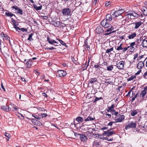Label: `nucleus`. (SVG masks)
Listing matches in <instances>:
<instances>
[{
	"mask_svg": "<svg viewBox=\"0 0 147 147\" xmlns=\"http://www.w3.org/2000/svg\"><path fill=\"white\" fill-rule=\"evenodd\" d=\"M113 17L112 14H108L106 15V19H103L101 22V25L104 28H108L111 26L110 22L111 21Z\"/></svg>",
	"mask_w": 147,
	"mask_h": 147,
	"instance_id": "1",
	"label": "nucleus"
},
{
	"mask_svg": "<svg viewBox=\"0 0 147 147\" xmlns=\"http://www.w3.org/2000/svg\"><path fill=\"white\" fill-rule=\"evenodd\" d=\"M124 12L125 11L123 9H119L116 11L114 10H112L111 11V13L112 14V17L115 18L119 16Z\"/></svg>",
	"mask_w": 147,
	"mask_h": 147,
	"instance_id": "2",
	"label": "nucleus"
},
{
	"mask_svg": "<svg viewBox=\"0 0 147 147\" xmlns=\"http://www.w3.org/2000/svg\"><path fill=\"white\" fill-rule=\"evenodd\" d=\"M61 12L63 16H71L72 13L71 9L68 8L63 9Z\"/></svg>",
	"mask_w": 147,
	"mask_h": 147,
	"instance_id": "3",
	"label": "nucleus"
},
{
	"mask_svg": "<svg viewBox=\"0 0 147 147\" xmlns=\"http://www.w3.org/2000/svg\"><path fill=\"white\" fill-rule=\"evenodd\" d=\"M136 122L131 121L130 123H129L127 124L125 126V129L127 130L129 128H135L136 126Z\"/></svg>",
	"mask_w": 147,
	"mask_h": 147,
	"instance_id": "4",
	"label": "nucleus"
},
{
	"mask_svg": "<svg viewBox=\"0 0 147 147\" xmlns=\"http://www.w3.org/2000/svg\"><path fill=\"white\" fill-rule=\"evenodd\" d=\"M87 113H84L82 115V117L78 116L76 119V120L79 123H82L83 120L84 121L85 118V116H87Z\"/></svg>",
	"mask_w": 147,
	"mask_h": 147,
	"instance_id": "5",
	"label": "nucleus"
},
{
	"mask_svg": "<svg viewBox=\"0 0 147 147\" xmlns=\"http://www.w3.org/2000/svg\"><path fill=\"white\" fill-rule=\"evenodd\" d=\"M57 75L59 77L65 76L67 74L66 71L63 70H59L57 71Z\"/></svg>",
	"mask_w": 147,
	"mask_h": 147,
	"instance_id": "6",
	"label": "nucleus"
},
{
	"mask_svg": "<svg viewBox=\"0 0 147 147\" xmlns=\"http://www.w3.org/2000/svg\"><path fill=\"white\" fill-rule=\"evenodd\" d=\"M12 9H14L15 10H17V12H16V13L17 14H19L22 15L23 14V11L22 9H21L20 8L18 7L17 6H13L11 7Z\"/></svg>",
	"mask_w": 147,
	"mask_h": 147,
	"instance_id": "7",
	"label": "nucleus"
},
{
	"mask_svg": "<svg viewBox=\"0 0 147 147\" xmlns=\"http://www.w3.org/2000/svg\"><path fill=\"white\" fill-rule=\"evenodd\" d=\"M112 129L108 130L107 131H105L103 133L102 135L103 136H106L108 137L110 136H112V134H115V133L113 131H111Z\"/></svg>",
	"mask_w": 147,
	"mask_h": 147,
	"instance_id": "8",
	"label": "nucleus"
},
{
	"mask_svg": "<svg viewBox=\"0 0 147 147\" xmlns=\"http://www.w3.org/2000/svg\"><path fill=\"white\" fill-rule=\"evenodd\" d=\"M47 41L48 42L49 44L51 45H53L55 46H57V45L55 44V43L58 44V43L55 41V40L50 38L49 36H48L47 38Z\"/></svg>",
	"mask_w": 147,
	"mask_h": 147,
	"instance_id": "9",
	"label": "nucleus"
},
{
	"mask_svg": "<svg viewBox=\"0 0 147 147\" xmlns=\"http://www.w3.org/2000/svg\"><path fill=\"white\" fill-rule=\"evenodd\" d=\"M0 35L4 41L5 40H7V41H8L10 43V38L6 34L3 32H2Z\"/></svg>",
	"mask_w": 147,
	"mask_h": 147,
	"instance_id": "10",
	"label": "nucleus"
},
{
	"mask_svg": "<svg viewBox=\"0 0 147 147\" xmlns=\"http://www.w3.org/2000/svg\"><path fill=\"white\" fill-rule=\"evenodd\" d=\"M50 24L55 27H58L60 26V22L57 21L52 20L50 22Z\"/></svg>",
	"mask_w": 147,
	"mask_h": 147,
	"instance_id": "11",
	"label": "nucleus"
},
{
	"mask_svg": "<svg viewBox=\"0 0 147 147\" xmlns=\"http://www.w3.org/2000/svg\"><path fill=\"white\" fill-rule=\"evenodd\" d=\"M124 118L125 116L124 115H119L118 118L116 119V117L115 118V122H121L124 119Z\"/></svg>",
	"mask_w": 147,
	"mask_h": 147,
	"instance_id": "12",
	"label": "nucleus"
},
{
	"mask_svg": "<svg viewBox=\"0 0 147 147\" xmlns=\"http://www.w3.org/2000/svg\"><path fill=\"white\" fill-rule=\"evenodd\" d=\"M124 63L125 62L124 61H121L118 63H117L116 65V66H117V67L119 69H123L124 67Z\"/></svg>",
	"mask_w": 147,
	"mask_h": 147,
	"instance_id": "13",
	"label": "nucleus"
},
{
	"mask_svg": "<svg viewBox=\"0 0 147 147\" xmlns=\"http://www.w3.org/2000/svg\"><path fill=\"white\" fill-rule=\"evenodd\" d=\"M80 138L81 141L83 142H86L88 139L87 136L84 134H81L80 136Z\"/></svg>",
	"mask_w": 147,
	"mask_h": 147,
	"instance_id": "14",
	"label": "nucleus"
},
{
	"mask_svg": "<svg viewBox=\"0 0 147 147\" xmlns=\"http://www.w3.org/2000/svg\"><path fill=\"white\" fill-rule=\"evenodd\" d=\"M95 31L97 34H100L104 32L102 28L100 26H98L95 30Z\"/></svg>",
	"mask_w": 147,
	"mask_h": 147,
	"instance_id": "15",
	"label": "nucleus"
},
{
	"mask_svg": "<svg viewBox=\"0 0 147 147\" xmlns=\"http://www.w3.org/2000/svg\"><path fill=\"white\" fill-rule=\"evenodd\" d=\"M147 86H146L144 88V89L141 92L140 94L141 97H144L146 95L147 93Z\"/></svg>",
	"mask_w": 147,
	"mask_h": 147,
	"instance_id": "16",
	"label": "nucleus"
},
{
	"mask_svg": "<svg viewBox=\"0 0 147 147\" xmlns=\"http://www.w3.org/2000/svg\"><path fill=\"white\" fill-rule=\"evenodd\" d=\"M94 67L96 71L100 70V69L101 68L100 66V62L98 63H95L94 65Z\"/></svg>",
	"mask_w": 147,
	"mask_h": 147,
	"instance_id": "17",
	"label": "nucleus"
},
{
	"mask_svg": "<svg viewBox=\"0 0 147 147\" xmlns=\"http://www.w3.org/2000/svg\"><path fill=\"white\" fill-rule=\"evenodd\" d=\"M1 109L6 111H8L11 110V109L7 105L2 106L1 107Z\"/></svg>",
	"mask_w": 147,
	"mask_h": 147,
	"instance_id": "18",
	"label": "nucleus"
},
{
	"mask_svg": "<svg viewBox=\"0 0 147 147\" xmlns=\"http://www.w3.org/2000/svg\"><path fill=\"white\" fill-rule=\"evenodd\" d=\"M141 10L143 14L145 16H147V8L145 6H143Z\"/></svg>",
	"mask_w": 147,
	"mask_h": 147,
	"instance_id": "19",
	"label": "nucleus"
},
{
	"mask_svg": "<svg viewBox=\"0 0 147 147\" xmlns=\"http://www.w3.org/2000/svg\"><path fill=\"white\" fill-rule=\"evenodd\" d=\"M144 63L142 61H140L137 65V67L138 69H141L144 66Z\"/></svg>",
	"mask_w": 147,
	"mask_h": 147,
	"instance_id": "20",
	"label": "nucleus"
},
{
	"mask_svg": "<svg viewBox=\"0 0 147 147\" xmlns=\"http://www.w3.org/2000/svg\"><path fill=\"white\" fill-rule=\"evenodd\" d=\"M85 116V118L84 119V121H91L94 120L95 119V118L94 116H93V117H92L90 115L88 117L86 118V116Z\"/></svg>",
	"mask_w": 147,
	"mask_h": 147,
	"instance_id": "21",
	"label": "nucleus"
},
{
	"mask_svg": "<svg viewBox=\"0 0 147 147\" xmlns=\"http://www.w3.org/2000/svg\"><path fill=\"white\" fill-rule=\"evenodd\" d=\"M5 15L6 16H7V17H12L13 16H14L16 18H17L16 17V16L13 14V13H11V12H10L9 11H7V12H6L5 13Z\"/></svg>",
	"mask_w": 147,
	"mask_h": 147,
	"instance_id": "22",
	"label": "nucleus"
},
{
	"mask_svg": "<svg viewBox=\"0 0 147 147\" xmlns=\"http://www.w3.org/2000/svg\"><path fill=\"white\" fill-rule=\"evenodd\" d=\"M134 24L135 26H134V28L135 29H136L138 28L141 25L142 23L140 21L138 22H136Z\"/></svg>",
	"mask_w": 147,
	"mask_h": 147,
	"instance_id": "23",
	"label": "nucleus"
},
{
	"mask_svg": "<svg viewBox=\"0 0 147 147\" xmlns=\"http://www.w3.org/2000/svg\"><path fill=\"white\" fill-rule=\"evenodd\" d=\"M115 107V105L114 104H112L111 106L110 107H108V109H107L106 110L108 112H110L111 113L112 112V111L113 109V108Z\"/></svg>",
	"mask_w": 147,
	"mask_h": 147,
	"instance_id": "24",
	"label": "nucleus"
},
{
	"mask_svg": "<svg viewBox=\"0 0 147 147\" xmlns=\"http://www.w3.org/2000/svg\"><path fill=\"white\" fill-rule=\"evenodd\" d=\"M136 33L134 32L130 34H129V35L127 36V37L129 39H132L135 38L136 36Z\"/></svg>",
	"mask_w": 147,
	"mask_h": 147,
	"instance_id": "25",
	"label": "nucleus"
},
{
	"mask_svg": "<svg viewBox=\"0 0 147 147\" xmlns=\"http://www.w3.org/2000/svg\"><path fill=\"white\" fill-rule=\"evenodd\" d=\"M110 27V28H109V27H108V28H106L107 29L105 30V31H104L103 32H112V31L114 30V28H113V27L111 26Z\"/></svg>",
	"mask_w": 147,
	"mask_h": 147,
	"instance_id": "26",
	"label": "nucleus"
},
{
	"mask_svg": "<svg viewBox=\"0 0 147 147\" xmlns=\"http://www.w3.org/2000/svg\"><path fill=\"white\" fill-rule=\"evenodd\" d=\"M90 61V59H89L88 60V63H87V61H86V62L85 63L83 64L82 65V67L83 68H85V69H86L87 68L88 66V65H89V63Z\"/></svg>",
	"mask_w": 147,
	"mask_h": 147,
	"instance_id": "27",
	"label": "nucleus"
},
{
	"mask_svg": "<svg viewBox=\"0 0 147 147\" xmlns=\"http://www.w3.org/2000/svg\"><path fill=\"white\" fill-rule=\"evenodd\" d=\"M100 143V142L99 140L95 141L93 142V146H98L99 145Z\"/></svg>",
	"mask_w": 147,
	"mask_h": 147,
	"instance_id": "28",
	"label": "nucleus"
},
{
	"mask_svg": "<svg viewBox=\"0 0 147 147\" xmlns=\"http://www.w3.org/2000/svg\"><path fill=\"white\" fill-rule=\"evenodd\" d=\"M142 45V46L144 47H147V40H146L145 39L143 40V42Z\"/></svg>",
	"mask_w": 147,
	"mask_h": 147,
	"instance_id": "29",
	"label": "nucleus"
},
{
	"mask_svg": "<svg viewBox=\"0 0 147 147\" xmlns=\"http://www.w3.org/2000/svg\"><path fill=\"white\" fill-rule=\"evenodd\" d=\"M97 81V79L96 78H90L89 80V83L91 84H92L93 83L96 82Z\"/></svg>",
	"mask_w": 147,
	"mask_h": 147,
	"instance_id": "30",
	"label": "nucleus"
},
{
	"mask_svg": "<svg viewBox=\"0 0 147 147\" xmlns=\"http://www.w3.org/2000/svg\"><path fill=\"white\" fill-rule=\"evenodd\" d=\"M33 6L34 8L37 11L41 10L42 9V5H41L40 6L38 7L36 5L34 4Z\"/></svg>",
	"mask_w": 147,
	"mask_h": 147,
	"instance_id": "31",
	"label": "nucleus"
},
{
	"mask_svg": "<svg viewBox=\"0 0 147 147\" xmlns=\"http://www.w3.org/2000/svg\"><path fill=\"white\" fill-rule=\"evenodd\" d=\"M137 113L138 111L137 110H134L131 111V115L132 116H134L137 114Z\"/></svg>",
	"mask_w": 147,
	"mask_h": 147,
	"instance_id": "32",
	"label": "nucleus"
},
{
	"mask_svg": "<svg viewBox=\"0 0 147 147\" xmlns=\"http://www.w3.org/2000/svg\"><path fill=\"white\" fill-rule=\"evenodd\" d=\"M34 35V34L33 33H31L30 35H29L27 39L28 40L30 41L33 40V39L32 38V36Z\"/></svg>",
	"mask_w": 147,
	"mask_h": 147,
	"instance_id": "33",
	"label": "nucleus"
},
{
	"mask_svg": "<svg viewBox=\"0 0 147 147\" xmlns=\"http://www.w3.org/2000/svg\"><path fill=\"white\" fill-rule=\"evenodd\" d=\"M27 119H28L31 120L32 122V123L34 125H35V124L37 122V121L38 120L37 119H36L35 118V119H34V118L31 119V118H27Z\"/></svg>",
	"mask_w": 147,
	"mask_h": 147,
	"instance_id": "34",
	"label": "nucleus"
},
{
	"mask_svg": "<svg viewBox=\"0 0 147 147\" xmlns=\"http://www.w3.org/2000/svg\"><path fill=\"white\" fill-rule=\"evenodd\" d=\"M11 22L13 23V27H14V26L18 25V24H17V22L13 18H11Z\"/></svg>",
	"mask_w": 147,
	"mask_h": 147,
	"instance_id": "35",
	"label": "nucleus"
},
{
	"mask_svg": "<svg viewBox=\"0 0 147 147\" xmlns=\"http://www.w3.org/2000/svg\"><path fill=\"white\" fill-rule=\"evenodd\" d=\"M58 40L60 43L63 46H65L67 47V46L66 45V43H65L62 40L59 39H58Z\"/></svg>",
	"mask_w": 147,
	"mask_h": 147,
	"instance_id": "36",
	"label": "nucleus"
},
{
	"mask_svg": "<svg viewBox=\"0 0 147 147\" xmlns=\"http://www.w3.org/2000/svg\"><path fill=\"white\" fill-rule=\"evenodd\" d=\"M122 44H121L117 48H116V50L117 51L122 50L123 49V47H122Z\"/></svg>",
	"mask_w": 147,
	"mask_h": 147,
	"instance_id": "37",
	"label": "nucleus"
},
{
	"mask_svg": "<svg viewBox=\"0 0 147 147\" xmlns=\"http://www.w3.org/2000/svg\"><path fill=\"white\" fill-rule=\"evenodd\" d=\"M32 115V117H34L35 119L38 120H40V119L41 118V117H40V116L39 115L38 116L35 114H33Z\"/></svg>",
	"mask_w": 147,
	"mask_h": 147,
	"instance_id": "38",
	"label": "nucleus"
},
{
	"mask_svg": "<svg viewBox=\"0 0 147 147\" xmlns=\"http://www.w3.org/2000/svg\"><path fill=\"white\" fill-rule=\"evenodd\" d=\"M95 99L93 101V103H96L97 101L100 100L102 99V97H100L99 98H98L96 96H95Z\"/></svg>",
	"mask_w": 147,
	"mask_h": 147,
	"instance_id": "39",
	"label": "nucleus"
},
{
	"mask_svg": "<svg viewBox=\"0 0 147 147\" xmlns=\"http://www.w3.org/2000/svg\"><path fill=\"white\" fill-rule=\"evenodd\" d=\"M35 125L37 126H41L42 125V124L40 121L38 120Z\"/></svg>",
	"mask_w": 147,
	"mask_h": 147,
	"instance_id": "40",
	"label": "nucleus"
},
{
	"mask_svg": "<svg viewBox=\"0 0 147 147\" xmlns=\"http://www.w3.org/2000/svg\"><path fill=\"white\" fill-rule=\"evenodd\" d=\"M71 131L72 132L74 133V136L76 137H78L79 136L80 137V134H81L75 132L73 130Z\"/></svg>",
	"mask_w": 147,
	"mask_h": 147,
	"instance_id": "41",
	"label": "nucleus"
},
{
	"mask_svg": "<svg viewBox=\"0 0 147 147\" xmlns=\"http://www.w3.org/2000/svg\"><path fill=\"white\" fill-rule=\"evenodd\" d=\"M37 109L41 111H44L45 112L46 111L47 112V111L44 108H42L40 107H36Z\"/></svg>",
	"mask_w": 147,
	"mask_h": 147,
	"instance_id": "42",
	"label": "nucleus"
},
{
	"mask_svg": "<svg viewBox=\"0 0 147 147\" xmlns=\"http://www.w3.org/2000/svg\"><path fill=\"white\" fill-rule=\"evenodd\" d=\"M113 65H111L107 67V69L108 71H111L113 69Z\"/></svg>",
	"mask_w": 147,
	"mask_h": 147,
	"instance_id": "43",
	"label": "nucleus"
},
{
	"mask_svg": "<svg viewBox=\"0 0 147 147\" xmlns=\"http://www.w3.org/2000/svg\"><path fill=\"white\" fill-rule=\"evenodd\" d=\"M116 32V31L115 30V31H112V32H104V33L103 34V35H109L111 33H115V32Z\"/></svg>",
	"mask_w": 147,
	"mask_h": 147,
	"instance_id": "44",
	"label": "nucleus"
},
{
	"mask_svg": "<svg viewBox=\"0 0 147 147\" xmlns=\"http://www.w3.org/2000/svg\"><path fill=\"white\" fill-rule=\"evenodd\" d=\"M32 62L31 61H28L26 62V65L27 67H30L31 65Z\"/></svg>",
	"mask_w": 147,
	"mask_h": 147,
	"instance_id": "45",
	"label": "nucleus"
},
{
	"mask_svg": "<svg viewBox=\"0 0 147 147\" xmlns=\"http://www.w3.org/2000/svg\"><path fill=\"white\" fill-rule=\"evenodd\" d=\"M136 78V76H131L130 77L127 79L128 81H130L133 80L134 78Z\"/></svg>",
	"mask_w": 147,
	"mask_h": 147,
	"instance_id": "46",
	"label": "nucleus"
},
{
	"mask_svg": "<svg viewBox=\"0 0 147 147\" xmlns=\"http://www.w3.org/2000/svg\"><path fill=\"white\" fill-rule=\"evenodd\" d=\"M112 111V112L111 113L112 115L114 114L115 116H116L118 115V112L116 111L115 110H113Z\"/></svg>",
	"mask_w": 147,
	"mask_h": 147,
	"instance_id": "47",
	"label": "nucleus"
},
{
	"mask_svg": "<svg viewBox=\"0 0 147 147\" xmlns=\"http://www.w3.org/2000/svg\"><path fill=\"white\" fill-rule=\"evenodd\" d=\"M113 47H112L110 49H108L106 50L105 53H111L112 51L113 50Z\"/></svg>",
	"mask_w": 147,
	"mask_h": 147,
	"instance_id": "48",
	"label": "nucleus"
},
{
	"mask_svg": "<svg viewBox=\"0 0 147 147\" xmlns=\"http://www.w3.org/2000/svg\"><path fill=\"white\" fill-rule=\"evenodd\" d=\"M126 16L127 18L129 19H132V18H131V16L129 14V11L127 12V14L126 15Z\"/></svg>",
	"mask_w": 147,
	"mask_h": 147,
	"instance_id": "49",
	"label": "nucleus"
},
{
	"mask_svg": "<svg viewBox=\"0 0 147 147\" xmlns=\"http://www.w3.org/2000/svg\"><path fill=\"white\" fill-rule=\"evenodd\" d=\"M47 115H48L47 114L43 113L41 114L40 116L41 118H42L47 117Z\"/></svg>",
	"mask_w": 147,
	"mask_h": 147,
	"instance_id": "50",
	"label": "nucleus"
},
{
	"mask_svg": "<svg viewBox=\"0 0 147 147\" xmlns=\"http://www.w3.org/2000/svg\"><path fill=\"white\" fill-rule=\"evenodd\" d=\"M105 83L108 84H111L113 83L111 82L109 79H107L105 81Z\"/></svg>",
	"mask_w": 147,
	"mask_h": 147,
	"instance_id": "51",
	"label": "nucleus"
},
{
	"mask_svg": "<svg viewBox=\"0 0 147 147\" xmlns=\"http://www.w3.org/2000/svg\"><path fill=\"white\" fill-rule=\"evenodd\" d=\"M89 45L88 43V39L87 38L85 40L84 42V45L83 46H85V45Z\"/></svg>",
	"mask_w": 147,
	"mask_h": 147,
	"instance_id": "52",
	"label": "nucleus"
},
{
	"mask_svg": "<svg viewBox=\"0 0 147 147\" xmlns=\"http://www.w3.org/2000/svg\"><path fill=\"white\" fill-rule=\"evenodd\" d=\"M20 30L23 32H26L28 31L27 29L26 28H20Z\"/></svg>",
	"mask_w": 147,
	"mask_h": 147,
	"instance_id": "53",
	"label": "nucleus"
},
{
	"mask_svg": "<svg viewBox=\"0 0 147 147\" xmlns=\"http://www.w3.org/2000/svg\"><path fill=\"white\" fill-rule=\"evenodd\" d=\"M18 25L14 26L13 28L16 30V31L18 32V30H20V28L18 27Z\"/></svg>",
	"mask_w": 147,
	"mask_h": 147,
	"instance_id": "54",
	"label": "nucleus"
},
{
	"mask_svg": "<svg viewBox=\"0 0 147 147\" xmlns=\"http://www.w3.org/2000/svg\"><path fill=\"white\" fill-rule=\"evenodd\" d=\"M45 50H51L52 49H56V48H55L54 47H48V48H45Z\"/></svg>",
	"mask_w": 147,
	"mask_h": 147,
	"instance_id": "55",
	"label": "nucleus"
},
{
	"mask_svg": "<svg viewBox=\"0 0 147 147\" xmlns=\"http://www.w3.org/2000/svg\"><path fill=\"white\" fill-rule=\"evenodd\" d=\"M5 136L9 139L10 138V135L9 133H5Z\"/></svg>",
	"mask_w": 147,
	"mask_h": 147,
	"instance_id": "56",
	"label": "nucleus"
},
{
	"mask_svg": "<svg viewBox=\"0 0 147 147\" xmlns=\"http://www.w3.org/2000/svg\"><path fill=\"white\" fill-rule=\"evenodd\" d=\"M134 17H136V18H138L139 17V14L135 12H134Z\"/></svg>",
	"mask_w": 147,
	"mask_h": 147,
	"instance_id": "57",
	"label": "nucleus"
},
{
	"mask_svg": "<svg viewBox=\"0 0 147 147\" xmlns=\"http://www.w3.org/2000/svg\"><path fill=\"white\" fill-rule=\"evenodd\" d=\"M86 46L87 48V50L88 51H90V46L89 45H85V46H83V47Z\"/></svg>",
	"mask_w": 147,
	"mask_h": 147,
	"instance_id": "58",
	"label": "nucleus"
},
{
	"mask_svg": "<svg viewBox=\"0 0 147 147\" xmlns=\"http://www.w3.org/2000/svg\"><path fill=\"white\" fill-rule=\"evenodd\" d=\"M115 123V121H111L108 123L107 125L110 126H112L113 125V123Z\"/></svg>",
	"mask_w": 147,
	"mask_h": 147,
	"instance_id": "59",
	"label": "nucleus"
},
{
	"mask_svg": "<svg viewBox=\"0 0 147 147\" xmlns=\"http://www.w3.org/2000/svg\"><path fill=\"white\" fill-rule=\"evenodd\" d=\"M133 89V88H132L128 92L126 96H129V97H131L132 96H130V94L131 93V92H132V90Z\"/></svg>",
	"mask_w": 147,
	"mask_h": 147,
	"instance_id": "60",
	"label": "nucleus"
},
{
	"mask_svg": "<svg viewBox=\"0 0 147 147\" xmlns=\"http://www.w3.org/2000/svg\"><path fill=\"white\" fill-rule=\"evenodd\" d=\"M66 26V24H65L63 23L62 22H60V27H62L63 28L64 27H65Z\"/></svg>",
	"mask_w": 147,
	"mask_h": 147,
	"instance_id": "61",
	"label": "nucleus"
},
{
	"mask_svg": "<svg viewBox=\"0 0 147 147\" xmlns=\"http://www.w3.org/2000/svg\"><path fill=\"white\" fill-rule=\"evenodd\" d=\"M136 45V42H133L132 43H131L130 44V47H134V46Z\"/></svg>",
	"mask_w": 147,
	"mask_h": 147,
	"instance_id": "62",
	"label": "nucleus"
},
{
	"mask_svg": "<svg viewBox=\"0 0 147 147\" xmlns=\"http://www.w3.org/2000/svg\"><path fill=\"white\" fill-rule=\"evenodd\" d=\"M110 2L109 1H106L105 3V5L106 6H107L110 4Z\"/></svg>",
	"mask_w": 147,
	"mask_h": 147,
	"instance_id": "63",
	"label": "nucleus"
},
{
	"mask_svg": "<svg viewBox=\"0 0 147 147\" xmlns=\"http://www.w3.org/2000/svg\"><path fill=\"white\" fill-rule=\"evenodd\" d=\"M130 51L131 52H133L134 51L135 49L134 47H130Z\"/></svg>",
	"mask_w": 147,
	"mask_h": 147,
	"instance_id": "64",
	"label": "nucleus"
}]
</instances>
